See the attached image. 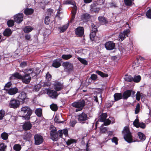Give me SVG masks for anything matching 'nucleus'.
Masks as SVG:
<instances>
[{"mask_svg": "<svg viewBox=\"0 0 151 151\" xmlns=\"http://www.w3.org/2000/svg\"><path fill=\"white\" fill-rule=\"evenodd\" d=\"M50 133L52 139L54 141H56L58 139L59 136L62 137L63 134L65 136H67L68 130L67 129H65L59 130L57 132L55 127L51 126L50 127Z\"/></svg>", "mask_w": 151, "mask_h": 151, "instance_id": "obj_1", "label": "nucleus"}, {"mask_svg": "<svg viewBox=\"0 0 151 151\" xmlns=\"http://www.w3.org/2000/svg\"><path fill=\"white\" fill-rule=\"evenodd\" d=\"M32 113V110L27 106L22 107L21 109L20 114L26 120H28Z\"/></svg>", "mask_w": 151, "mask_h": 151, "instance_id": "obj_2", "label": "nucleus"}, {"mask_svg": "<svg viewBox=\"0 0 151 151\" xmlns=\"http://www.w3.org/2000/svg\"><path fill=\"white\" fill-rule=\"evenodd\" d=\"M64 4H70L72 6L71 7L72 8V15L70 22H72L75 18V16L76 14V11L77 9V7L75 4L74 2L72 0H66L64 2Z\"/></svg>", "mask_w": 151, "mask_h": 151, "instance_id": "obj_3", "label": "nucleus"}, {"mask_svg": "<svg viewBox=\"0 0 151 151\" xmlns=\"http://www.w3.org/2000/svg\"><path fill=\"white\" fill-rule=\"evenodd\" d=\"M122 133L124 135V138L126 141L129 143L132 142V136L128 127H124Z\"/></svg>", "mask_w": 151, "mask_h": 151, "instance_id": "obj_4", "label": "nucleus"}, {"mask_svg": "<svg viewBox=\"0 0 151 151\" xmlns=\"http://www.w3.org/2000/svg\"><path fill=\"white\" fill-rule=\"evenodd\" d=\"M72 106L77 108L76 111V112L81 110L85 105V101L83 100H81L77 102H75L72 104Z\"/></svg>", "mask_w": 151, "mask_h": 151, "instance_id": "obj_5", "label": "nucleus"}, {"mask_svg": "<svg viewBox=\"0 0 151 151\" xmlns=\"http://www.w3.org/2000/svg\"><path fill=\"white\" fill-rule=\"evenodd\" d=\"M20 105V101L16 99H13L11 100L9 104V106L14 109L18 108Z\"/></svg>", "mask_w": 151, "mask_h": 151, "instance_id": "obj_6", "label": "nucleus"}, {"mask_svg": "<svg viewBox=\"0 0 151 151\" xmlns=\"http://www.w3.org/2000/svg\"><path fill=\"white\" fill-rule=\"evenodd\" d=\"M130 31L129 29L124 30L123 32H120L119 36V40L122 41L124 40L126 37H128V34L130 32Z\"/></svg>", "mask_w": 151, "mask_h": 151, "instance_id": "obj_7", "label": "nucleus"}, {"mask_svg": "<svg viewBox=\"0 0 151 151\" xmlns=\"http://www.w3.org/2000/svg\"><path fill=\"white\" fill-rule=\"evenodd\" d=\"M17 98L20 101L24 103L25 102V100H27V99L26 93L24 91L21 92L19 93Z\"/></svg>", "mask_w": 151, "mask_h": 151, "instance_id": "obj_8", "label": "nucleus"}, {"mask_svg": "<svg viewBox=\"0 0 151 151\" xmlns=\"http://www.w3.org/2000/svg\"><path fill=\"white\" fill-rule=\"evenodd\" d=\"M23 72L27 75H29L31 77L35 76L36 74L34 72L33 69L29 68L24 70Z\"/></svg>", "mask_w": 151, "mask_h": 151, "instance_id": "obj_9", "label": "nucleus"}, {"mask_svg": "<svg viewBox=\"0 0 151 151\" xmlns=\"http://www.w3.org/2000/svg\"><path fill=\"white\" fill-rule=\"evenodd\" d=\"M35 144L36 145H39L41 144L43 141V138L41 135L37 134L34 136Z\"/></svg>", "mask_w": 151, "mask_h": 151, "instance_id": "obj_10", "label": "nucleus"}, {"mask_svg": "<svg viewBox=\"0 0 151 151\" xmlns=\"http://www.w3.org/2000/svg\"><path fill=\"white\" fill-rule=\"evenodd\" d=\"M23 14L22 13H19L16 14L14 16V21L17 23H21L23 20Z\"/></svg>", "mask_w": 151, "mask_h": 151, "instance_id": "obj_11", "label": "nucleus"}, {"mask_svg": "<svg viewBox=\"0 0 151 151\" xmlns=\"http://www.w3.org/2000/svg\"><path fill=\"white\" fill-rule=\"evenodd\" d=\"M47 94L52 98H56L58 95V94L55 91L53 90L46 89Z\"/></svg>", "mask_w": 151, "mask_h": 151, "instance_id": "obj_12", "label": "nucleus"}, {"mask_svg": "<svg viewBox=\"0 0 151 151\" xmlns=\"http://www.w3.org/2000/svg\"><path fill=\"white\" fill-rule=\"evenodd\" d=\"M75 32L77 35L81 37L84 34V29L83 27H79L75 29Z\"/></svg>", "mask_w": 151, "mask_h": 151, "instance_id": "obj_13", "label": "nucleus"}, {"mask_svg": "<svg viewBox=\"0 0 151 151\" xmlns=\"http://www.w3.org/2000/svg\"><path fill=\"white\" fill-rule=\"evenodd\" d=\"M54 88L56 91L61 90L63 88L62 84L58 81H55L53 84Z\"/></svg>", "mask_w": 151, "mask_h": 151, "instance_id": "obj_14", "label": "nucleus"}, {"mask_svg": "<svg viewBox=\"0 0 151 151\" xmlns=\"http://www.w3.org/2000/svg\"><path fill=\"white\" fill-rule=\"evenodd\" d=\"M105 46L107 50H111L114 48L115 44L112 42L109 41L105 44Z\"/></svg>", "mask_w": 151, "mask_h": 151, "instance_id": "obj_15", "label": "nucleus"}, {"mask_svg": "<svg viewBox=\"0 0 151 151\" xmlns=\"http://www.w3.org/2000/svg\"><path fill=\"white\" fill-rule=\"evenodd\" d=\"M21 79L22 82L24 83L28 84L29 83L31 80V77L29 75H27L25 74L23 76H22Z\"/></svg>", "mask_w": 151, "mask_h": 151, "instance_id": "obj_16", "label": "nucleus"}, {"mask_svg": "<svg viewBox=\"0 0 151 151\" xmlns=\"http://www.w3.org/2000/svg\"><path fill=\"white\" fill-rule=\"evenodd\" d=\"M62 65L65 69H67L68 71L71 70L73 69L72 64L68 62H63L62 64Z\"/></svg>", "mask_w": 151, "mask_h": 151, "instance_id": "obj_17", "label": "nucleus"}, {"mask_svg": "<svg viewBox=\"0 0 151 151\" xmlns=\"http://www.w3.org/2000/svg\"><path fill=\"white\" fill-rule=\"evenodd\" d=\"M6 89L7 91V93L11 95H14L16 94L18 91V89L16 87L11 88L8 90L6 88Z\"/></svg>", "mask_w": 151, "mask_h": 151, "instance_id": "obj_18", "label": "nucleus"}, {"mask_svg": "<svg viewBox=\"0 0 151 151\" xmlns=\"http://www.w3.org/2000/svg\"><path fill=\"white\" fill-rule=\"evenodd\" d=\"M78 119L79 121H85L88 119L87 115L84 113L80 114L78 115Z\"/></svg>", "mask_w": 151, "mask_h": 151, "instance_id": "obj_19", "label": "nucleus"}, {"mask_svg": "<svg viewBox=\"0 0 151 151\" xmlns=\"http://www.w3.org/2000/svg\"><path fill=\"white\" fill-rule=\"evenodd\" d=\"M22 76L18 72L14 73L10 77L11 79H21Z\"/></svg>", "mask_w": 151, "mask_h": 151, "instance_id": "obj_20", "label": "nucleus"}, {"mask_svg": "<svg viewBox=\"0 0 151 151\" xmlns=\"http://www.w3.org/2000/svg\"><path fill=\"white\" fill-rule=\"evenodd\" d=\"M61 59H56L53 61L52 66L55 68H58L61 65Z\"/></svg>", "mask_w": 151, "mask_h": 151, "instance_id": "obj_21", "label": "nucleus"}, {"mask_svg": "<svg viewBox=\"0 0 151 151\" xmlns=\"http://www.w3.org/2000/svg\"><path fill=\"white\" fill-rule=\"evenodd\" d=\"M31 124L29 122H25L23 125V129L25 130H29L32 128Z\"/></svg>", "mask_w": 151, "mask_h": 151, "instance_id": "obj_22", "label": "nucleus"}, {"mask_svg": "<svg viewBox=\"0 0 151 151\" xmlns=\"http://www.w3.org/2000/svg\"><path fill=\"white\" fill-rule=\"evenodd\" d=\"M132 91L131 90H128L125 91L123 94V98L124 99H127L130 96Z\"/></svg>", "mask_w": 151, "mask_h": 151, "instance_id": "obj_23", "label": "nucleus"}, {"mask_svg": "<svg viewBox=\"0 0 151 151\" xmlns=\"http://www.w3.org/2000/svg\"><path fill=\"white\" fill-rule=\"evenodd\" d=\"M69 24L67 23L64 25L63 27H60L58 28V30L60 32H64L68 27Z\"/></svg>", "mask_w": 151, "mask_h": 151, "instance_id": "obj_24", "label": "nucleus"}, {"mask_svg": "<svg viewBox=\"0 0 151 151\" xmlns=\"http://www.w3.org/2000/svg\"><path fill=\"white\" fill-rule=\"evenodd\" d=\"M32 136V135L30 132H26L24 133L23 139L24 140H28L31 138Z\"/></svg>", "mask_w": 151, "mask_h": 151, "instance_id": "obj_25", "label": "nucleus"}, {"mask_svg": "<svg viewBox=\"0 0 151 151\" xmlns=\"http://www.w3.org/2000/svg\"><path fill=\"white\" fill-rule=\"evenodd\" d=\"M12 33V30L9 28H7L4 31L3 34L4 36H9Z\"/></svg>", "mask_w": 151, "mask_h": 151, "instance_id": "obj_26", "label": "nucleus"}, {"mask_svg": "<svg viewBox=\"0 0 151 151\" xmlns=\"http://www.w3.org/2000/svg\"><path fill=\"white\" fill-rule=\"evenodd\" d=\"M91 16L88 14H84L81 16V19L85 21H86L90 18Z\"/></svg>", "mask_w": 151, "mask_h": 151, "instance_id": "obj_27", "label": "nucleus"}, {"mask_svg": "<svg viewBox=\"0 0 151 151\" xmlns=\"http://www.w3.org/2000/svg\"><path fill=\"white\" fill-rule=\"evenodd\" d=\"M107 116V114L106 113L102 114L99 117V120L100 122H103L106 119Z\"/></svg>", "mask_w": 151, "mask_h": 151, "instance_id": "obj_28", "label": "nucleus"}, {"mask_svg": "<svg viewBox=\"0 0 151 151\" xmlns=\"http://www.w3.org/2000/svg\"><path fill=\"white\" fill-rule=\"evenodd\" d=\"M114 97L115 101H118L122 98V95L121 93H115L114 95Z\"/></svg>", "mask_w": 151, "mask_h": 151, "instance_id": "obj_29", "label": "nucleus"}, {"mask_svg": "<svg viewBox=\"0 0 151 151\" xmlns=\"http://www.w3.org/2000/svg\"><path fill=\"white\" fill-rule=\"evenodd\" d=\"M34 12V10L31 8H27L25 9L24 13L25 14L30 15L32 14Z\"/></svg>", "mask_w": 151, "mask_h": 151, "instance_id": "obj_30", "label": "nucleus"}, {"mask_svg": "<svg viewBox=\"0 0 151 151\" xmlns=\"http://www.w3.org/2000/svg\"><path fill=\"white\" fill-rule=\"evenodd\" d=\"M124 78L125 81L129 82L133 80V78L130 75H126Z\"/></svg>", "mask_w": 151, "mask_h": 151, "instance_id": "obj_31", "label": "nucleus"}, {"mask_svg": "<svg viewBox=\"0 0 151 151\" xmlns=\"http://www.w3.org/2000/svg\"><path fill=\"white\" fill-rule=\"evenodd\" d=\"M141 80V77L139 75L135 76L133 78V80L134 82L136 83L139 82Z\"/></svg>", "mask_w": 151, "mask_h": 151, "instance_id": "obj_32", "label": "nucleus"}, {"mask_svg": "<svg viewBox=\"0 0 151 151\" xmlns=\"http://www.w3.org/2000/svg\"><path fill=\"white\" fill-rule=\"evenodd\" d=\"M125 4L127 6H130L133 4V1L134 0H124Z\"/></svg>", "mask_w": 151, "mask_h": 151, "instance_id": "obj_33", "label": "nucleus"}, {"mask_svg": "<svg viewBox=\"0 0 151 151\" xmlns=\"http://www.w3.org/2000/svg\"><path fill=\"white\" fill-rule=\"evenodd\" d=\"M35 113L37 116L41 117L42 114V110L41 109L38 108L36 109Z\"/></svg>", "mask_w": 151, "mask_h": 151, "instance_id": "obj_34", "label": "nucleus"}, {"mask_svg": "<svg viewBox=\"0 0 151 151\" xmlns=\"http://www.w3.org/2000/svg\"><path fill=\"white\" fill-rule=\"evenodd\" d=\"M77 59L82 64L85 65H87L88 64V62L85 59L79 57H78Z\"/></svg>", "mask_w": 151, "mask_h": 151, "instance_id": "obj_35", "label": "nucleus"}, {"mask_svg": "<svg viewBox=\"0 0 151 151\" xmlns=\"http://www.w3.org/2000/svg\"><path fill=\"white\" fill-rule=\"evenodd\" d=\"M33 28L30 26H26L24 29V31L25 32L28 33L32 30Z\"/></svg>", "mask_w": 151, "mask_h": 151, "instance_id": "obj_36", "label": "nucleus"}, {"mask_svg": "<svg viewBox=\"0 0 151 151\" xmlns=\"http://www.w3.org/2000/svg\"><path fill=\"white\" fill-rule=\"evenodd\" d=\"M96 73L98 74L102 77H106L108 76V75L107 74L104 73L99 70L96 71Z\"/></svg>", "mask_w": 151, "mask_h": 151, "instance_id": "obj_37", "label": "nucleus"}, {"mask_svg": "<svg viewBox=\"0 0 151 151\" xmlns=\"http://www.w3.org/2000/svg\"><path fill=\"white\" fill-rule=\"evenodd\" d=\"M138 135L139 137V138L141 140H144L145 139V137L144 134L141 132H139L138 133Z\"/></svg>", "mask_w": 151, "mask_h": 151, "instance_id": "obj_38", "label": "nucleus"}, {"mask_svg": "<svg viewBox=\"0 0 151 151\" xmlns=\"http://www.w3.org/2000/svg\"><path fill=\"white\" fill-rule=\"evenodd\" d=\"M1 136L3 139L6 140L8 138V134L4 132L1 134Z\"/></svg>", "mask_w": 151, "mask_h": 151, "instance_id": "obj_39", "label": "nucleus"}, {"mask_svg": "<svg viewBox=\"0 0 151 151\" xmlns=\"http://www.w3.org/2000/svg\"><path fill=\"white\" fill-rule=\"evenodd\" d=\"M14 149L16 151H19L21 148V146L19 144H15L13 146Z\"/></svg>", "mask_w": 151, "mask_h": 151, "instance_id": "obj_40", "label": "nucleus"}, {"mask_svg": "<svg viewBox=\"0 0 151 151\" xmlns=\"http://www.w3.org/2000/svg\"><path fill=\"white\" fill-rule=\"evenodd\" d=\"M72 57L70 54L63 55L62 56V58L64 60H67L70 58Z\"/></svg>", "mask_w": 151, "mask_h": 151, "instance_id": "obj_41", "label": "nucleus"}, {"mask_svg": "<svg viewBox=\"0 0 151 151\" xmlns=\"http://www.w3.org/2000/svg\"><path fill=\"white\" fill-rule=\"evenodd\" d=\"M7 146L3 143L0 144V151H5L6 149Z\"/></svg>", "mask_w": 151, "mask_h": 151, "instance_id": "obj_42", "label": "nucleus"}, {"mask_svg": "<svg viewBox=\"0 0 151 151\" xmlns=\"http://www.w3.org/2000/svg\"><path fill=\"white\" fill-rule=\"evenodd\" d=\"M100 130V133H104L107 131V128L106 127H104L103 124H102L101 126Z\"/></svg>", "mask_w": 151, "mask_h": 151, "instance_id": "obj_43", "label": "nucleus"}, {"mask_svg": "<svg viewBox=\"0 0 151 151\" xmlns=\"http://www.w3.org/2000/svg\"><path fill=\"white\" fill-rule=\"evenodd\" d=\"M76 142V141L74 139H70L68 140L66 142V143L68 145H69L73 143Z\"/></svg>", "mask_w": 151, "mask_h": 151, "instance_id": "obj_44", "label": "nucleus"}, {"mask_svg": "<svg viewBox=\"0 0 151 151\" xmlns=\"http://www.w3.org/2000/svg\"><path fill=\"white\" fill-rule=\"evenodd\" d=\"M143 94L140 93L139 91H138L136 94V99L137 101H139L141 97H142Z\"/></svg>", "mask_w": 151, "mask_h": 151, "instance_id": "obj_45", "label": "nucleus"}, {"mask_svg": "<svg viewBox=\"0 0 151 151\" xmlns=\"http://www.w3.org/2000/svg\"><path fill=\"white\" fill-rule=\"evenodd\" d=\"M96 32L91 31V33L90 35V36L91 40L92 41L94 40V38L96 35Z\"/></svg>", "mask_w": 151, "mask_h": 151, "instance_id": "obj_46", "label": "nucleus"}, {"mask_svg": "<svg viewBox=\"0 0 151 151\" xmlns=\"http://www.w3.org/2000/svg\"><path fill=\"white\" fill-rule=\"evenodd\" d=\"M50 109L53 111H56L58 109L57 105L55 104H53L50 105Z\"/></svg>", "mask_w": 151, "mask_h": 151, "instance_id": "obj_47", "label": "nucleus"}, {"mask_svg": "<svg viewBox=\"0 0 151 151\" xmlns=\"http://www.w3.org/2000/svg\"><path fill=\"white\" fill-rule=\"evenodd\" d=\"M98 19L100 22L101 23H105L106 22V19L102 17H99Z\"/></svg>", "mask_w": 151, "mask_h": 151, "instance_id": "obj_48", "label": "nucleus"}, {"mask_svg": "<svg viewBox=\"0 0 151 151\" xmlns=\"http://www.w3.org/2000/svg\"><path fill=\"white\" fill-rule=\"evenodd\" d=\"M14 24V22L13 20H10L7 21V24L9 27H12Z\"/></svg>", "mask_w": 151, "mask_h": 151, "instance_id": "obj_49", "label": "nucleus"}, {"mask_svg": "<svg viewBox=\"0 0 151 151\" xmlns=\"http://www.w3.org/2000/svg\"><path fill=\"white\" fill-rule=\"evenodd\" d=\"M5 112L3 110H0V120L3 119L5 114Z\"/></svg>", "mask_w": 151, "mask_h": 151, "instance_id": "obj_50", "label": "nucleus"}, {"mask_svg": "<svg viewBox=\"0 0 151 151\" xmlns=\"http://www.w3.org/2000/svg\"><path fill=\"white\" fill-rule=\"evenodd\" d=\"M139 120L137 119H136L133 122L134 125L137 128H138V125L139 124Z\"/></svg>", "mask_w": 151, "mask_h": 151, "instance_id": "obj_51", "label": "nucleus"}, {"mask_svg": "<svg viewBox=\"0 0 151 151\" xmlns=\"http://www.w3.org/2000/svg\"><path fill=\"white\" fill-rule=\"evenodd\" d=\"M140 110V105L138 104L136 106L135 111V112L136 114H138Z\"/></svg>", "mask_w": 151, "mask_h": 151, "instance_id": "obj_52", "label": "nucleus"}, {"mask_svg": "<svg viewBox=\"0 0 151 151\" xmlns=\"http://www.w3.org/2000/svg\"><path fill=\"white\" fill-rule=\"evenodd\" d=\"M103 124H104L105 125H108L109 124L111 123V121L108 119H106L104 122Z\"/></svg>", "mask_w": 151, "mask_h": 151, "instance_id": "obj_53", "label": "nucleus"}, {"mask_svg": "<svg viewBox=\"0 0 151 151\" xmlns=\"http://www.w3.org/2000/svg\"><path fill=\"white\" fill-rule=\"evenodd\" d=\"M146 15L147 17L150 19H151V10L150 9L147 11L146 13Z\"/></svg>", "mask_w": 151, "mask_h": 151, "instance_id": "obj_54", "label": "nucleus"}, {"mask_svg": "<svg viewBox=\"0 0 151 151\" xmlns=\"http://www.w3.org/2000/svg\"><path fill=\"white\" fill-rule=\"evenodd\" d=\"M92 29L91 31L96 32L97 31V27L93 24H91Z\"/></svg>", "mask_w": 151, "mask_h": 151, "instance_id": "obj_55", "label": "nucleus"}, {"mask_svg": "<svg viewBox=\"0 0 151 151\" xmlns=\"http://www.w3.org/2000/svg\"><path fill=\"white\" fill-rule=\"evenodd\" d=\"M50 19L48 16H46L45 19V23L46 24H48L50 22Z\"/></svg>", "mask_w": 151, "mask_h": 151, "instance_id": "obj_56", "label": "nucleus"}, {"mask_svg": "<svg viewBox=\"0 0 151 151\" xmlns=\"http://www.w3.org/2000/svg\"><path fill=\"white\" fill-rule=\"evenodd\" d=\"M118 140L117 138L116 137H114L112 139L111 141L113 143H114L116 145L118 144Z\"/></svg>", "mask_w": 151, "mask_h": 151, "instance_id": "obj_57", "label": "nucleus"}, {"mask_svg": "<svg viewBox=\"0 0 151 151\" xmlns=\"http://www.w3.org/2000/svg\"><path fill=\"white\" fill-rule=\"evenodd\" d=\"M27 66V63L26 62H22L20 64V66L22 68H23Z\"/></svg>", "mask_w": 151, "mask_h": 151, "instance_id": "obj_58", "label": "nucleus"}, {"mask_svg": "<svg viewBox=\"0 0 151 151\" xmlns=\"http://www.w3.org/2000/svg\"><path fill=\"white\" fill-rule=\"evenodd\" d=\"M77 122L75 120H72L70 121V124L72 127H74L75 125L76 124Z\"/></svg>", "mask_w": 151, "mask_h": 151, "instance_id": "obj_59", "label": "nucleus"}, {"mask_svg": "<svg viewBox=\"0 0 151 151\" xmlns=\"http://www.w3.org/2000/svg\"><path fill=\"white\" fill-rule=\"evenodd\" d=\"M97 75L95 74H92L90 78L93 81L95 80L97 78Z\"/></svg>", "mask_w": 151, "mask_h": 151, "instance_id": "obj_60", "label": "nucleus"}, {"mask_svg": "<svg viewBox=\"0 0 151 151\" xmlns=\"http://www.w3.org/2000/svg\"><path fill=\"white\" fill-rule=\"evenodd\" d=\"M138 126V128L140 127L142 129H144L145 127V124L143 122L139 123V124Z\"/></svg>", "mask_w": 151, "mask_h": 151, "instance_id": "obj_61", "label": "nucleus"}, {"mask_svg": "<svg viewBox=\"0 0 151 151\" xmlns=\"http://www.w3.org/2000/svg\"><path fill=\"white\" fill-rule=\"evenodd\" d=\"M46 78L48 81H50L51 79V76L48 73H47L46 74Z\"/></svg>", "mask_w": 151, "mask_h": 151, "instance_id": "obj_62", "label": "nucleus"}, {"mask_svg": "<svg viewBox=\"0 0 151 151\" xmlns=\"http://www.w3.org/2000/svg\"><path fill=\"white\" fill-rule=\"evenodd\" d=\"M25 39L27 40H29L31 38V36L30 35L26 34L24 36Z\"/></svg>", "mask_w": 151, "mask_h": 151, "instance_id": "obj_63", "label": "nucleus"}, {"mask_svg": "<svg viewBox=\"0 0 151 151\" xmlns=\"http://www.w3.org/2000/svg\"><path fill=\"white\" fill-rule=\"evenodd\" d=\"M99 10L100 9L98 8H93L92 9V11L96 13L98 12Z\"/></svg>", "mask_w": 151, "mask_h": 151, "instance_id": "obj_64", "label": "nucleus"}]
</instances>
